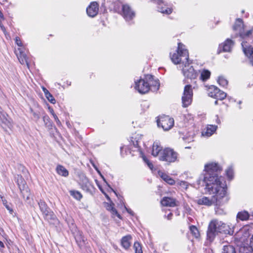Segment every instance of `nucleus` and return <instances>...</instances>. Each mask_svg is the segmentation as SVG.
<instances>
[{
    "label": "nucleus",
    "instance_id": "58",
    "mask_svg": "<svg viewBox=\"0 0 253 253\" xmlns=\"http://www.w3.org/2000/svg\"><path fill=\"white\" fill-rule=\"evenodd\" d=\"M214 104L215 105H217L218 104V101L217 100H215V102H214Z\"/></svg>",
    "mask_w": 253,
    "mask_h": 253
},
{
    "label": "nucleus",
    "instance_id": "23",
    "mask_svg": "<svg viewBox=\"0 0 253 253\" xmlns=\"http://www.w3.org/2000/svg\"><path fill=\"white\" fill-rule=\"evenodd\" d=\"M233 29L234 31L237 32L236 33L237 35L244 30V25L241 19L239 18L236 20Z\"/></svg>",
    "mask_w": 253,
    "mask_h": 253
},
{
    "label": "nucleus",
    "instance_id": "61",
    "mask_svg": "<svg viewBox=\"0 0 253 253\" xmlns=\"http://www.w3.org/2000/svg\"><path fill=\"white\" fill-rule=\"evenodd\" d=\"M23 172H24V171L27 172V170H26V169H24L23 170Z\"/></svg>",
    "mask_w": 253,
    "mask_h": 253
},
{
    "label": "nucleus",
    "instance_id": "16",
    "mask_svg": "<svg viewBox=\"0 0 253 253\" xmlns=\"http://www.w3.org/2000/svg\"><path fill=\"white\" fill-rule=\"evenodd\" d=\"M233 42L230 39H227L224 43L221 44L219 46V52L221 49L224 52H229L233 45Z\"/></svg>",
    "mask_w": 253,
    "mask_h": 253
},
{
    "label": "nucleus",
    "instance_id": "60",
    "mask_svg": "<svg viewBox=\"0 0 253 253\" xmlns=\"http://www.w3.org/2000/svg\"><path fill=\"white\" fill-rule=\"evenodd\" d=\"M197 182L198 184H200V180H198Z\"/></svg>",
    "mask_w": 253,
    "mask_h": 253
},
{
    "label": "nucleus",
    "instance_id": "47",
    "mask_svg": "<svg viewBox=\"0 0 253 253\" xmlns=\"http://www.w3.org/2000/svg\"><path fill=\"white\" fill-rule=\"evenodd\" d=\"M184 208H185V212L186 213H188L190 214V212L191 211V209L189 207H188V206H185Z\"/></svg>",
    "mask_w": 253,
    "mask_h": 253
},
{
    "label": "nucleus",
    "instance_id": "32",
    "mask_svg": "<svg viewBox=\"0 0 253 253\" xmlns=\"http://www.w3.org/2000/svg\"><path fill=\"white\" fill-rule=\"evenodd\" d=\"M217 82L219 85L223 87L226 86L228 84V81L222 76L218 77Z\"/></svg>",
    "mask_w": 253,
    "mask_h": 253
},
{
    "label": "nucleus",
    "instance_id": "42",
    "mask_svg": "<svg viewBox=\"0 0 253 253\" xmlns=\"http://www.w3.org/2000/svg\"><path fill=\"white\" fill-rule=\"evenodd\" d=\"M24 181L23 180L21 176L18 175L17 176V183L20 186V184L24 185Z\"/></svg>",
    "mask_w": 253,
    "mask_h": 253
},
{
    "label": "nucleus",
    "instance_id": "56",
    "mask_svg": "<svg viewBox=\"0 0 253 253\" xmlns=\"http://www.w3.org/2000/svg\"><path fill=\"white\" fill-rule=\"evenodd\" d=\"M216 122V123L217 124H220V120H219V119L218 118H217Z\"/></svg>",
    "mask_w": 253,
    "mask_h": 253
},
{
    "label": "nucleus",
    "instance_id": "30",
    "mask_svg": "<svg viewBox=\"0 0 253 253\" xmlns=\"http://www.w3.org/2000/svg\"><path fill=\"white\" fill-rule=\"evenodd\" d=\"M253 31V30H250L248 31L247 32L244 33V30L242 31L239 34H238L237 35H239L241 38L243 39H246L247 38H249L250 35L252 34V32Z\"/></svg>",
    "mask_w": 253,
    "mask_h": 253
},
{
    "label": "nucleus",
    "instance_id": "14",
    "mask_svg": "<svg viewBox=\"0 0 253 253\" xmlns=\"http://www.w3.org/2000/svg\"><path fill=\"white\" fill-rule=\"evenodd\" d=\"M99 10V5L95 2H92L86 8V13L91 17H95L98 13Z\"/></svg>",
    "mask_w": 253,
    "mask_h": 253
},
{
    "label": "nucleus",
    "instance_id": "50",
    "mask_svg": "<svg viewBox=\"0 0 253 253\" xmlns=\"http://www.w3.org/2000/svg\"><path fill=\"white\" fill-rule=\"evenodd\" d=\"M172 216V213L171 212H170L168 215H167V217L168 220H170L171 219Z\"/></svg>",
    "mask_w": 253,
    "mask_h": 253
},
{
    "label": "nucleus",
    "instance_id": "40",
    "mask_svg": "<svg viewBox=\"0 0 253 253\" xmlns=\"http://www.w3.org/2000/svg\"><path fill=\"white\" fill-rule=\"evenodd\" d=\"M79 240H80V244H79V246H83V244H84L85 240L84 239V237H82L81 235L80 236V237L76 238V240L77 242H78Z\"/></svg>",
    "mask_w": 253,
    "mask_h": 253
},
{
    "label": "nucleus",
    "instance_id": "51",
    "mask_svg": "<svg viewBox=\"0 0 253 253\" xmlns=\"http://www.w3.org/2000/svg\"><path fill=\"white\" fill-rule=\"evenodd\" d=\"M0 28H1V29L2 30V31L4 33H5V28H4V26L1 24V23H0Z\"/></svg>",
    "mask_w": 253,
    "mask_h": 253
},
{
    "label": "nucleus",
    "instance_id": "43",
    "mask_svg": "<svg viewBox=\"0 0 253 253\" xmlns=\"http://www.w3.org/2000/svg\"><path fill=\"white\" fill-rule=\"evenodd\" d=\"M179 184L182 187L187 188L188 183L187 182L184 181H181L179 182Z\"/></svg>",
    "mask_w": 253,
    "mask_h": 253
},
{
    "label": "nucleus",
    "instance_id": "41",
    "mask_svg": "<svg viewBox=\"0 0 253 253\" xmlns=\"http://www.w3.org/2000/svg\"><path fill=\"white\" fill-rule=\"evenodd\" d=\"M15 43L18 46L20 47V48H22L23 44L20 40V39L18 37L15 38Z\"/></svg>",
    "mask_w": 253,
    "mask_h": 253
},
{
    "label": "nucleus",
    "instance_id": "37",
    "mask_svg": "<svg viewBox=\"0 0 253 253\" xmlns=\"http://www.w3.org/2000/svg\"><path fill=\"white\" fill-rule=\"evenodd\" d=\"M142 158L144 162L147 165L148 167L152 169L153 167V164L150 162L149 160L145 156H143Z\"/></svg>",
    "mask_w": 253,
    "mask_h": 253
},
{
    "label": "nucleus",
    "instance_id": "17",
    "mask_svg": "<svg viewBox=\"0 0 253 253\" xmlns=\"http://www.w3.org/2000/svg\"><path fill=\"white\" fill-rule=\"evenodd\" d=\"M245 44V42H242L243 50L245 54L249 57L251 64L253 66V47L249 46L248 48H246Z\"/></svg>",
    "mask_w": 253,
    "mask_h": 253
},
{
    "label": "nucleus",
    "instance_id": "5",
    "mask_svg": "<svg viewBox=\"0 0 253 253\" xmlns=\"http://www.w3.org/2000/svg\"><path fill=\"white\" fill-rule=\"evenodd\" d=\"M179 68L186 79L191 80H195L199 75V73L197 70H195L192 65V61L190 60L187 61V62H185V64L180 65Z\"/></svg>",
    "mask_w": 253,
    "mask_h": 253
},
{
    "label": "nucleus",
    "instance_id": "52",
    "mask_svg": "<svg viewBox=\"0 0 253 253\" xmlns=\"http://www.w3.org/2000/svg\"><path fill=\"white\" fill-rule=\"evenodd\" d=\"M127 211L130 214L133 215V212L130 209H127L126 208Z\"/></svg>",
    "mask_w": 253,
    "mask_h": 253
},
{
    "label": "nucleus",
    "instance_id": "13",
    "mask_svg": "<svg viewBox=\"0 0 253 253\" xmlns=\"http://www.w3.org/2000/svg\"><path fill=\"white\" fill-rule=\"evenodd\" d=\"M79 184L82 189L86 192L90 191L91 189L93 187L92 184L84 175H82L80 176Z\"/></svg>",
    "mask_w": 253,
    "mask_h": 253
},
{
    "label": "nucleus",
    "instance_id": "45",
    "mask_svg": "<svg viewBox=\"0 0 253 253\" xmlns=\"http://www.w3.org/2000/svg\"><path fill=\"white\" fill-rule=\"evenodd\" d=\"M55 121H56V123H57V125L58 126H60L61 125V122L60 121V120H59V119L58 118L57 116H56V114H53V116Z\"/></svg>",
    "mask_w": 253,
    "mask_h": 253
},
{
    "label": "nucleus",
    "instance_id": "24",
    "mask_svg": "<svg viewBox=\"0 0 253 253\" xmlns=\"http://www.w3.org/2000/svg\"><path fill=\"white\" fill-rule=\"evenodd\" d=\"M159 175L169 185H173L175 183V181L169 176L162 171H159L158 172Z\"/></svg>",
    "mask_w": 253,
    "mask_h": 253
},
{
    "label": "nucleus",
    "instance_id": "31",
    "mask_svg": "<svg viewBox=\"0 0 253 253\" xmlns=\"http://www.w3.org/2000/svg\"><path fill=\"white\" fill-rule=\"evenodd\" d=\"M190 230L191 233L195 238H197L200 236L199 232L195 226H191L190 227Z\"/></svg>",
    "mask_w": 253,
    "mask_h": 253
},
{
    "label": "nucleus",
    "instance_id": "4",
    "mask_svg": "<svg viewBox=\"0 0 253 253\" xmlns=\"http://www.w3.org/2000/svg\"><path fill=\"white\" fill-rule=\"evenodd\" d=\"M135 88L141 94L147 93L150 90V85L155 86V89L158 90L159 88L160 84L158 80L154 81V84L148 83L144 79H140L137 81H135Z\"/></svg>",
    "mask_w": 253,
    "mask_h": 253
},
{
    "label": "nucleus",
    "instance_id": "20",
    "mask_svg": "<svg viewBox=\"0 0 253 253\" xmlns=\"http://www.w3.org/2000/svg\"><path fill=\"white\" fill-rule=\"evenodd\" d=\"M152 1H156L158 4L159 6L158 7V11L162 13L169 14L172 12V9L167 7L161 6V4L163 3L161 0H152Z\"/></svg>",
    "mask_w": 253,
    "mask_h": 253
},
{
    "label": "nucleus",
    "instance_id": "39",
    "mask_svg": "<svg viewBox=\"0 0 253 253\" xmlns=\"http://www.w3.org/2000/svg\"><path fill=\"white\" fill-rule=\"evenodd\" d=\"M226 174H227V176L229 177V178L232 179L233 177V171L232 169L231 168H228L226 170Z\"/></svg>",
    "mask_w": 253,
    "mask_h": 253
},
{
    "label": "nucleus",
    "instance_id": "33",
    "mask_svg": "<svg viewBox=\"0 0 253 253\" xmlns=\"http://www.w3.org/2000/svg\"><path fill=\"white\" fill-rule=\"evenodd\" d=\"M133 248L135 250V253H142L141 246L138 242H135L134 243Z\"/></svg>",
    "mask_w": 253,
    "mask_h": 253
},
{
    "label": "nucleus",
    "instance_id": "35",
    "mask_svg": "<svg viewBox=\"0 0 253 253\" xmlns=\"http://www.w3.org/2000/svg\"><path fill=\"white\" fill-rule=\"evenodd\" d=\"M2 201L3 202V205L5 206V208L9 211L10 213H12L13 212L12 209L7 204V201L6 200L3 198L2 197H1Z\"/></svg>",
    "mask_w": 253,
    "mask_h": 253
},
{
    "label": "nucleus",
    "instance_id": "54",
    "mask_svg": "<svg viewBox=\"0 0 253 253\" xmlns=\"http://www.w3.org/2000/svg\"><path fill=\"white\" fill-rule=\"evenodd\" d=\"M146 79H148L149 80L153 79V77L152 75H147Z\"/></svg>",
    "mask_w": 253,
    "mask_h": 253
},
{
    "label": "nucleus",
    "instance_id": "36",
    "mask_svg": "<svg viewBox=\"0 0 253 253\" xmlns=\"http://www.w3.org/2000/svg\"><path fill=\"white\" fill-rule=\"evenodd\" d=\"M31 113H32L34 120L37 121L40 119V115L34 112L32 109H30Z\"/></svg>",
    "mask_w": 253,
    "mask_h": 253
},
{
    "label": "nucleus",
    "instance_id": "6",
    "mask_svg": "<svg viewBox=\"0 0 253 253\" xmlns=\"http://www.w3.org/2000/svg\"><path fill=\"white\" fill-rule=\"evenodd\" d=\"M177 153L173 149L167 148L163 149L159 160L169 163H173L177 160Z\"/></svg>",
    "mask_w": 253,
    "mask_h": 253
},
{
    "label": "nucleus",
    "instance_id": "49",
    "mask_svg": "<svg viewBox=\"0 0 253 253\" xmlns=\"http://www.w3.org/2000/svg\"><path fill=\"white\" fill-rule=\"evenodd\" d=\"M132 142L133 143V146L136 147V148H137L138 147V142L137 141H136L135 142L133 141L132 140Z\"/></svg>",
    "mask_w": 253,
    "mask_h": 253
},
{
    "label": "nucleus",
    "instance_id": "55",
    "mask_svg": "<svg viewBox=\"0 0 253 253\" xmlns=\"http://www.w3.org/2000/svg\"><path fill=\"white\" fill-rule=\"evenodd\" d=\"M50 110V112L51 113V114L52 115V116H53V114H55L54 112V111L52 109H49Z\"/></svg>",
    "mask_w": 253,
    "mask_h": 253
},
{
    "label": "nucleus",
    "instance_id": "22",
    "mask_svg": "<svg viewBox=\"0 0 253 253\" xmlns=\"http://www.w3.org/2000/svg\"><path fill=\"white\" fill-rule=\"evenodd\" d=\"M217 128L215 125H208L206 130L202 132V135L205 136L209 137L213 134Z\"/></svg>",
    "mask_w": 253,
    "mask_h": 253
},
{
    "label": "nucleus",
    "instance_id": "29",
    "mask_svg": "<svg viewBox=\"0 0 253 253\" xmlns=\"http://www.w3.org/2000/svg\"><path fill=\"white\" fill-rule=\"evenodd\" d=\"M223 253H236L235 248L230 245L224 246L223 248Z\"/></svg>",
    "mask_w": 253,
    "mask_h": 253
},
{
    "label": "nucleus",
    "instance_id": "10",
    "mask_svg": "<svg viewBox=\"0 0 253 253\" xmlns=\"http://www.w3.org/2000/svg\"><path fill=\"white\" fill-rule=\"evenodd\" d=\"M118 12L128 22L132 20L135 15L134 11L128 4H122L121 9L118 10Z\"/></svg>",
    "mask_w": 253,
    "mask_h": 253
},
{
    "label": "nucleus",
    "instance_id": "25",
    "mask_svg": "<svg viewBox=\"0 0 253 253\" xmlns=\"http://www.w3.org/2000/svg\"><path fill=\"white\" fill-rule=\"evenodd\" d=\"M57 173L62 176L67 177L69 175V172L67 169L63 166L58 165L56 168Z\"/></svg>",
    "mask_w": 253,
    "mask_h": 253
},
{
    "label": "nucleus",
    "instance_id": "48",
    "mask_svg": "<svg viewBox=\"0 0 253 253\" xmlns=\"http://www.w3.org/2000/svg\"><path fill=\"white\" fill-rule=\"evenodd\" d=\"M42 89H43V91L44 93L45 96L46 95H47L49 93H50V92L48 91V90L47 89H46L45 87H43Z\"/></svg>",
    "mask_w": 253,
    "mask_h": 253
},
{
    "label": "nucleus",
    "instance_id": "12",
    "mask_svg": "<svg viewBox=\"0 0 253 253\" xmlns=\"http://www.w3.org/2000/svg\"><path fill=\"white\" fill-rule=\"evenodd\" d=\"M209 96L217 99L223 100L226 97V93L220 90L215 86H211L210 88L209 92Z\"/></svg>",
    "mask_w": 253,
    "mask_h": 253
},
{
    "label": "nucleus",
    "instance_id": "21",
    "mask_svg": "<svg viewBox=\"0 0 253 253\" xmlns=\"http://www.w3.org/2000/svg\"><path fill=\"white\" fill-rule=\"evenodd\" d=\"M163 150L162 147L157 142H155L152 147V155L154 157L159 156L160 157Z\"/></svg>",
    "mask_w": 253,
    "mask_h": 253
},
{
    "label": "nucleus",
    "instance_id": "34",
    "mask_svg": "<svg viewBox=\"0 0 253 253\" xmlns=\"http://www.w3.org/2000/svg\"><path fill=\"white\" fill-rule=\"evenodd\" d=\"M20 189H21V188H20ZM20 190L23 198H25L26 201H28V200H29L30 194L29 193L28 189H23V190H21V189H20Z\"/></svg>",
    "mask_w": 253,
    "mask_h": 253
},
{
    "label": "nucleus",
    "instance_id": "3",
    "mask_svg": "<svg viewBox=\"0 0 253 253\" xmlns=\"http://www.w3.org/2000/svg\"><path fill=\"white\" fill-rule=\"evenodd\" d=\"M170 56L172 62L175 64L181 65L189 60L188 50L185 48V46L181 43H178L176 52L173 54H170Z\"/></svg>",
    "mask_w": 253,
    "mask_h": 253
},
{
    "label": "nucleus",
    "instance_id": "8",
    "mask_svg": "<svg viewBox=\"0 0 253 253\" xmlns=\"http://www.w3.org/2000/svg\"><path fill=\"white\" fill-rule=\"evenodd\" d=\"M38 205L39 206L40 209L42 213L43 217L45 219L49 220H54L55 219V215L53 212L48 207L47 205L44 201L40 200L38 202Z\"/></svg>",
    "mask_w": 253,
    "mask_h": 253
},
{
    "label": "nucleus",
    "instance_id": "18",
    "mask_svg": "<svg viewBox=\"0 0 253 253\" xmlns=\"http://www.w3.org/2000/svg\"><path fill=\"white\" fill-rule=\"evenodd\" d=\"M161 204L166 207H174L176 206L175 199L168 197H164L163 198Z\"/></svg>",
    "mask_w": 253,
    "mask_h": 253
},
{
    "label": "nucleus",
    "instance_id": "27",
    "mask_svg": "<svg viewBox=\"0 0 253 253\" xmlns=\"http://www.w3.org/2000/svg\"><path fill=\"white\" fill-rule=\"evenodd\" d=\"M211 76V72L208 70H203L201 73L200 79L203 81H206L209 79Z\"/></svg>",
    "mask_w": 253,
    "mask_h": 253
},
{
    "label": "nucleus",
    "instance_id": "46",
    "mask_svg": "<svg viewBox=\"0 0 253 253\" xmlns=\"http://www.w3.org/2000/svg\"><path fill=\"white\" fill-rule=\"evenodd\" d=\"M43 120L45 123V125H47V122H49V118L48 116H44L43 117Z\"/></svg>",
    "mask_w": 253,
    "mask_h": 253
},
{
    "label": "nucleus",
    "instance_id": "11",
    "mask_svg": "<svg viewBox=\"0 0 253 253\" xmlns=\"http://www.w3.org/2000/svg\"><path fill=\"white\" fill-rule=\"evenodd\" d=\"M0 126L5 130L12 126V120L0 107Z\"/></svg>",
    "mask_w": 253,
    "mask_h": 253
},
{
    "label": "nucleus",
    "instance_id": "7",
    "mask_svg": "<svg viewBox=\"0 0 253 253\" xmlns=\"http://www.w3.org/2000/svg\"><path fill=\"white\" fill-rule=\"evenodd\" d=\"M157 122L158 127H162L165 131L171 129L174 125L173 119L168 116L164 115L159 117Z\"/></svg>",
    "mask_w": 253,
    "mask_h": 253
},
{
    "label": "nucleus",
    "instance_id": "1",
    "mask_svg": "<svg viewBox=\"0 0 253 253\" xmlns=\"http://www.w3.org/2000/svg\"><path fill=\"white\" fill-rule=\"evenodd\" d=\"M221 168L215 163H208L205 166V171L203 181L205 183L206 190L210 194H213L211 199L206 197L198 200L199 205L211 206L216 203L218 204L219 200L226 194L225 188L221 181L219 174Z\"/></svg>",
    "mask_w": 253,
    "mask_h": 253
},
{
    "label": "nucleus",
    "instance_id": "59",
    "mask_svg": "<svg viewBox=\"0 0 253 253\" xmlns=\"http://www.w3.org/2000/svg\"><path fill=\"white\" fill-rule=\"evenodd\" d=\"M4 19V17H3V18H0V23H1V20H3Z\"/></svg>",
    "mask_w": 253,
    "mask_h": 253
},
{
    "label": "nucleus",
    "instance_id": "62",
    "mask_svg": "<svg viewBox=\"0 0 253 253\" xmlns=\"http://www.w3.org/2000/svg\"><path fill=\"white\" fill-rule=\"evenodd\" d=\"M114 192H115V194H116V195L117 196V194H116V192H115V191H114Z\"/></svg>",
    "mask_w": 253,
    "mask_h": 253
},
{
    "label": "nucleus",
    "instance_id": "57",
    "mask_svg": "<svg viewBox=\"0 0 253 253\" xmlns=\"http://www.w3.org/2000/svg\"><path fill=\"white\" fill-rule=\"evenodd\" d=\"M3 14L2 13V12L0 10V18H3Z\"/></svg>",
    "mask_w": 253,
    "mask_h": 253
},
{
    "label": "nucleus",
    "instance_id": "9",
    "mask_svg": "<svg viewBox=\"0 0 253 253\" xmlns=\"http://www.w3.org/2000/svg\"><path fill=\"white\" fill-rule=\"evenodd\" d=\"M193 90L192 86L190 84L186 85L184 88L182 102L183 106L186 107L191 104L192 101Z\"/></svg>",
    "mask_w": 253,
    "mask_h": 253
},
{
    "label": "nucleus",
    "instance_id": "15",
    "mask_svg": "<svg viewBox=\"0 0 253 253\" xmlns=\"http://www.w3.org/2000/svg\"><path fill=\"white\" fill-rule=\"evenodd\" d=\"M16 54L17 58L21 64H26L29 67V63L26 54L23 51V48H18L16 51Z\"/></svg>",
    "mask_w": 253,
    "mask_h": 253
},
{
    "label": "nucleus",
    "instance_id": "28",
    "mask_svg": "<svg viewBox=\"0 0 253 253\" xmlns=\"http://www.w3.org/2000/svg\"><path fill=\"white\" fill-rule=\"evenodd\" d=\"M70 194L77 200L80 201L83 197L82 194L78 191L71 190L70 191Z\"/></svg>",
    "mask_w": 253,
    "mask_h": 253
},
{
    "label": "nucleus",
    "instance_id": "44",
    "mask_svg": "<svg viewBox=\"0 0 253 253\" xmlns=\"http://www.w3.org/2000/svg\"><path fill=\"white\" fill-rule=\"evenodd\" d=\"M111 210L112 211V213L116 214L119 218H120V215L118 213L117 210L113 207H112L110 205Z\"/></svg>",
    "mask_w": 253,
    "mask_h": 253
},
{
    "label": "nucleus",
    "instance_id": "2",
    "mask_svg": "<svg viewBox=\"0 0 253 253\" xmlns=\"http://www.w3.org/2000/svg\"><path fill=\"white\" fill-rule=\"evenodd\" d=\"M218 233L231 235L234 233V228L221 221L213 219L209 225L207 231L208 239L211 241H212Z\"/></svg>",
    "mask_w": 253,
    "mask_h": 253
},
{
    "label": "nucleus",
    "instance_id": "19",
    "mask_svg": "<svg viewBox=\"0 0 253 253\" xmlns=\"http://www.w3.org/2000/svg\"><path fill=\"white\" fill-rule=\"evenodd\" d=\"M132 237L130 235L124 236L121 239V245L126 250H127L130 246V241Z\"/></svg>",
    "mask_w": 253,
    "mask_h": 253
},
{
    "label": "nucleus",
    "instance_id": "26",
    "mask_svg": "<svg viewBox=\"0 0 253 253\" xmlns=\"http://www.w3.org/2000/svg\"><path fill=\"white\" fill-rule=\"evenodd\" d=\"M250 215L246 211L239 212L237 215V219L241 220H247L249 219Z\"/></svg>",
    "mask_w": 253,
    "mask_h": 253
},
{
    "label": "nucleus",
    "instance_id": "38",
    "mask_svg": "<svg viewBox=\"0 0 253 253\" xmlns=\"http://www.w3.org/2000/svg\"><path fill=\"white\" fill-rule=\"evenodd\" d=\"M46 98L51 103L54 104L56 102L55 99L54 98L53 96L50 93L47 95H46Z\"/></svg>",
    "mask_w": 253,
    "mask_h": 253
},
{
    "label": "nucleus",
    "instance_id": "53",
    "mask_svg": "<svg viewBox=\"0 0 253 253\" xmlns=\"http://www.w3.org/2000/svg\"><path fill=\"white\" fill-rule=\"evenodd\" d=\"M4 246L2 242L0 241V249L4 248Z\"/></svg>",
    "mask_w": 253,
    "mask_h": 253
}]
</instances>
